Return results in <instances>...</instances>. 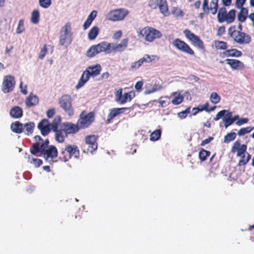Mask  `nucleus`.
I'll use <instances>...</instances> for the list:
<instances>
[{
  "label": "nucleus",
  "mask_w": 254,
  "mask_h": 254,
  "mask_svg": "<svg viewBox=\"0 0 254 254\" xmlns=\"http://www.w3.org/2000/svg\"><path fill=\"white\" fill-rule=\"evenodd\" d=\"M47 52L48 50L47 45H45L43 48L40 51V53L39 55V58L40 59H43L45 57L46 54L47 53Z\"/></svg>",
  "instance_id": "603ef678"
},
{
  "label": "nucleus",
  "mask_w": 254,
  "mask_h": 254,
  "mask_svg": "<svg viewBox=\"0 0 254 254\" xmlns=\"http://www.w3.org/2000/svg\"><path fill=\"white\" fill-rule=\"evenodd\" d=\"M71 102V97L67 94L62 95L59 99L60 106L70 117L73 116L74 113Z\"/></svg>",
  "instance_id": "1a4fd4ad"
},
{
  "label": "nucleus",
  "mask_w": 254,
  "mask_h": 254,
  "mask_svg": "<svg viewBox=\"0 0 254 254\" xmlns=\"http://www.w3.org/2000/svg\"><path fill=\"white\" fill-rule=\"evenodd\" d=\"M226 112L225 110H223L219 112L216 115L215 117L214 118V121L219 120L221 117L224 116Z\"/></svg>",
  "instance_id": "5fc2aeb1"
},
{
  "label": "nucleus",
  "mask_w": 254,
  "mask_h": 254,
  "mask_svg": "<svg viewBox=\"0 0 254 254\" xmlns=\"http://www.w3.org/2000/svg\"><path fill=\"white\" fill-rule=\"evenodd\" d=\"M210 155V152L202 149L199 152V158L201 161L206 159L207 156Z\"/></svg>",
  "instance_id": "37998d69"
},
{
  "label": "nucleus",
  "mask_w": 254,
  "mask_h": 254,
  "mask_svg": "<svg viewBox=\"0 0 254 254\" xmlns=\"http://www.w3.org/2000/svg\"><path fill=\"white\" fill-rule=\"evenodd\" d=\"M39 102V99L37 96L30 95L26 99L25 104L28 107H32L36 105Z\"/></svg>",
  "instance_id": "c85d7f7f"
},
{
  "label": "nucleus",
  "mask_w": 254,
  "mask_h": 254,
  "mask_svg": "<svg viewBox=\"0 0 254 254\" xmlns=\"http://www.w3.org/2000/svg\"><path fill=\"white\" fill-rule=\"evenodd\" d=\"M240 11L238 13L237 18L238 20L241 22L243 23L245 22L248 17V10L247 8L245 7L240 8Z\"/></svg>",
  "instance_id": "cd10ccee"
},
{
  "label": "nucleus",
  "mask_w": 254,
  "mask_h": 254,
  "mask_svg": "<svg viewBox=\"0 0 254 254\" xmlns=\"http://www.w3.org/2000/svg\"><path fill=\"white\" fill-rule=\"evenodd\" d=\"M148 6L152 9L159 8L160 13L165 17L170 14L167 0H150Z\"/></svg>",
  "instance_id": "6e6552de"
},
{
  "label": "nucleus",
  "mask_w": 254,
  "mask_h": 254,
  "mask_svg": "<svg viewBox=\"0 0 254 254\" xmlns=\"http://www.w3.org/2000/svg\"><path fill=\"white\" fill-rule=\"evenodd\" d=\"M228 35L234 41L239 45H247L252 41L250 35L241 31H237L235 25L231 26L228 29Z\"/></svg>",
  "instance_id": "7ed1b4c3"
},
{
  "label": "nucleus",
  "mask_w": 254,
  "mask_h": 254,
  "mask_svg": "<svg viewBox=\"0 0 254 254\" xmlns=\"http://www.w3.org/2000/svg\"><path fill=\"white\" fill-rule=\"evenodd\" d=\"M220 97L216 92H212L211 94L210 100L212 103L216 104L220 102Z\"/></svg>",
  "instance_id": "c03bdc74"
},
{
  "label": "nucleus",
  "mask_w": 254,
  "mask_h": 254,
  "mask_svg": "<svg viewBox=\"0 0 254 254\" xmlns=\"http://www.w3.org/2000/svg\"><path fill=\"white\" fill-rule=\"evenodd\" d=\"M128 40L126 38L123 39L119 44H111L112 52H118L124 51L127 46Z\"/></svg>",
  "instance_id": "5701e85b"
},
{
  "label": "nucleus",
  "mask_w": 254,
  "mask_h": 254,
  "mask_svg": "<svg viewBox=\"0 0 254 254\" xmlns=\"http://www.w3.org/2000/svg\"><path fill=\"white\" fill-rule=\"evenodd\" d=\"M80 155L79 148L75 144H67L60 150L59 159L64 162H67L72 158L78 159Z\"/></svg>",
  "instance_id": "f03ea898"
},
{
  "label": "nucleus",
  "mask_w": 254,
  "mask_h": 254,
  "mask_svg": "<svg viewBox=\"0 0 254 254\" xmlns=\"http://www.w3.org/2000/svg\"><path fill=\"white\" fill-rule=\"evenodd\" d=\"M249 120L248 118H241L236 122V124L238 126H241L242 125H244L245 124H246L248 122Z\"/></svg>",
  "instance_id": "13d9d810"
},
{
  "label": "nucleus",
  "mask_w": 254,
  "mask_h": 254,
  "mask_svg": "<svg viewBox=\"0 0 254 254\" xmlns=\"http://www.w3.org/2000/svg\"><path fill=\"white\" fill-rule=\"evenodd\" d=\"M110 74L108 72H104L101 75L100 79L101 80L107 79L109 78Z\"/></svg>",
  "instance_id": "774afa93"
},
{
  "label": "nucleus",
  "mask_w": 254,
  "mask_h": 254,
  "mask_svg": "<svg viewBox=\"0 0 254 254\" xmlns=\"http://www.w3.org/2000/svg\"><path fill=\"white\" fill-rule=\"evenodd\" d=\"M236 133L234 132H231L228 133L224 136V142L226 143H228L234 140L236 137Z\"/></svg>",
  "instance_id": "79ce46f5"
},
{
  "label": "nucleus",
  "mask_w": 254,
  "mask_h": 254,
  "mask_svg": "<svg viewBox=\"0 0 254 254\" xmlns=\"http://www.w3.org/2000/svg\"><path fill=\"white\" fill-rule=\"evenodd\" d=\"M161 133L162 131L160 129H157L155 130L150 134V140L153 141L158 140L161 137Z\"/></svg>",
  "instance_id": "4c0bfd02"
},
{
  "label": "nucleus",
  "mask_w": 254,
  "mask_h": 254,
  "mask_svg": "<svg viewBox=\"0 0 254 254\" xmlns=\"http://www.w3.org/2000/svg\"><path fill=\"white\" fill-rule=\"evenodd\" d=\"M92 22V21L88 19H87L85 21L84 23L83 24V25L84 30H86L88 27H89V26L91 24Z\"/></svg>",
  "instance_id": "69168bd1"
},
{
  "label": "nucleus",
  "mask_w": 254,
  "mask_h": 254,
  "mask_svg": "<svg viewBox=\"0 0 254 254\" xmlns=\"http://www.w3.org/2000/svg\"><path fill=\"white\" fill-rule=\"evenodd\" d=\"M39 2L42 7L47 8L51 5L52 1L51 0H39Z\"/></svg>",
  "instance_id": "8fccbe9b"
},
{
  "label": "nucleus",
  "mask_w": 254,
  "mask_h": 254,
  "mask_svg": "<svg viewBox=\"0 0 254 254\" xmlns=\"http://www.w3.org/2000/svg\"><path fill=\"white\" fill-rule=\"evenodd\" d=\"M53 131L55 133V139L58 142H64L65 138L67 137V135L62 125L60 126L59 128L56 129V130H54Z\"/></svg>",
  "instance_id": "412c9836"
},
{
  "label": "nucleus",
  "mask_w": 254,
  "mask_h": 254,
  "mask_svg": "<svg viewBox=\"0 0 254 254\" xmlns=\"http://www.w3.org/2000/svg\"><path fill=\"white\" fill-rule=\"evenodd\" d=\"M223 54L227 57H240L242 56V53L240 51L236 49H232L230 50H227L223 52Z\"/></svg>",
  "instance_id": "c756f323"
},
{
  "label": "nucleus",
  "mask_w": 254,
  "mask_h": 254,
  "mask_svg": "<svg viewBox=\"0 0 254 254\" xmlns=\"http://www.w3.org/2000/svg\"><path fill=\"white\" fill-rule=\"evenodd\" d=\"M62 125L67 135L70 134H74L77 132L80 129L77 124L75 125L72 123L66 122L64 123Z\"/></svg>",
  "instance_id": "6ab92c4d"
},
{
  "label": "nucleus",
  "mask_w": 254,
  "mask_h": 254,
  "mask_svg": "<svg viewBox=\"0 0 254 254\" xmlns=\"http://www.w3.org/2000/svg\"><path fill=\"white\" fill-rule=\"evenodd\" d=\"M99 29L98 27L94 26L89 31L88 37L90 40H94L99 34Z\"/></svg>",
  "instance_id": "c9c22d12"
},
{
  "label": "nucleus",
  "mask_w": 254,
  "mask_h": 254,
  "mask_svg": "<svg viewBox=\"0 0 254 254\" xmlns=\"http://www.w3.org/2000/svg\"><path fill=\"white\" fill-rule=\"evenodd\" d=\"M36 141L30 148V152L33 155L40 152L45 160L50 164L54 162V159L57 157L58 152L57 148L54 145H49V140L47 139L45 141L39 135L34 137Z\"/></svg>",
  "instance_id": "f257e3e1"
},
{
  "label": "nucleus",
  "mask_w": 254,
  "mask_h": 254,
  "mask_svg": "<svg viewBox=\"0 0 254 254\" xmlns=\"http://www.w3.org/2000/svg\"><path fill=\"white\" fill-rule=\"evenodd\" d=\"M140 34L144 37L146 41L149 42H153L162 36L160 31L151 27H145L142 29L140 31Z\"/></svg>",
  "instance_id": "0eeeda50"
},
{
  "label": "nucleus",
  "mask_w": 254,
  "mask_h": 254,
  "mask_svg": "<svg viewBox=\"0 0 254 254\" xmlns=\"http://www.w3.org/2000/svg\"><path fill=\"white\" fill-rule=\"evenodd\" d=\"M128 14V11L125 8H118L110 10L106 15V18L112 21L123 20Z\"/></svg>",
  "instance_id": "9b49d317"
},
{
  "label": "nucleus",
  "mask_w": 254,
  "mask_h": 254,
  "mask_svg": "<svg viewBox=\"0 0 254 254\" xmlns=\"http://www.w3.org/2000/svg\"><path fill=\"white\" fill-rule=\"evenodd\" d=\"M89 77L87 74L86 72L84 71L80 78L78 83L76 85L75 87L77 89H78L82 87L85 83L89 80Z\"/></svg>",
  "instance_id": "7c9ffc66"
},
{
  "label": "nucleus",
  "mask_w": 254,
  "mask_h": 254,
  "mask_svg": "<svg viewBox=\"0 0 254 254\" xmlns=\"http://www.w3.org/2000/svg\"><path fill=\"white\" fill-rule=\"evenodd\" d=\"M15 85V81L13 76L6 75L4 77L2 83L1 90L4 93L13 91Z\"/></svg>",
  "instance_id": "4468645a"
},
{
  "label": "nucleus",
  "mask_w": 254,
  "mask_h": 254,
  "mask_svg": "<svg viewBox=\"0 0 254 254\" xmlns=\"http://www.w3.org/2000/svg\"><path fill=\"white\" fill-rule=\"evenodd\" d=\"M163 88L162 86L160 84H154L152 88V92H156L161 90Z\"/></svg>",
  "instance_id": "052dcab7"
},
{
  "label": "nucleus",
  "mask_w": 254,
  "mask_h": 254,
  "mask_svg": "<svg viewBox=\"0 0 254 254\" xmlns=\"http://www.w3.org/2000/svg\"><path fill=\"white\" fill-rule=\"evenodd\" d=\"M253 129L254 127H250L242 128L238 131V134L239 136L244 135L250 132Z\"/></svg>",
  "instance_id": "49530a36"
},
{
  "label": "nucleus",
  "mask_w": 254,
  "mask_h": 254,
  "mask_svg": "<svg viewBox=\"0 0 254 254\" xmlns=\"http://www.w3.org/2000/svg\"><path fill=\"white\" fill-rule=\"evenodd\" d=\"M172 45L176 49L182 53L190 56L194 55V52L191 47L185 42L179 38L174 39L172 42Z\"/></svg>",
  "instance_id": "f8f14e48"
},
{
  "label": "nucleus",
  "mask_w": 254,
  "mask_h": 254,
  "mask_svg": "<svg viewBox=\"0 0 254 254\" xmlns=\"http://www.w3.org/2000/svg\"><path fill=\"white\" fill-rule=\"evenodd\" d=\"M143 82L142 81H137L135 85V88L136 90L138 92H140L142 89L143 86Z\"/></svg>",
  "instance_id": "6e6d98bb"
},
{
  "label": "nucleus",
  "mask_w": 254,
  "mask_h": 254,
  "mask_svg": "<svg viewBox=\"0 0 254 254\" xmlns=\"http://www.w3.org/2000/svg\"><path fill=\"white\" fill-rule=\"evenodd\" d=\"M213 139V137L209 136L208 138L202 140L200 143L201 146H204L205 144H208Z\"/></svg>",
  "instance_id": "680f3d73"
},
{
  "label": "nucleus",
  "mask_w": 254,
  "mask_h": 254,
  "mask_svg": "<svg viewBox=\"0 0 254 254\" xmlns=\"http://www.w3.org/2000/svg\"><path fill=\"white\" fill-rule=\"evenodd\" d=\"M29 161L30 163L33 164L36 168L39 167L43 163L41 159L34 158H32L31 159H29Z\"/></svg>",
  "instance_id": "de8ad7c7"
},
{
  "label": "nucleus",
  "mask_w": 254,
  "mask_h": 254,
  "mask_svg": "<svg viewBox=\"0 0 254 254\" xmlns=\"http://www.w3.org/2000/svg\"><path fill=\"white\" fill-rule=\"evenodd\" d=\"M97 13L96 10H93L88 15L87 19L93 21L97 16Z\"/></svg>",
  "instance_id": "bf43d9fd"
},
{
  "label": "nucleus",
  "mask_w": 254,
  "mask_h": 254,
  "mask_svg": "<svg viewBox=\"0 0 254 254\" xmlns=\"http://www.w3.org/2000/svg\"><path fill=\"white\" fill-rule=\"evenodd\" d=\"M209 103L208 102L205 103L203 105H199L198 106V109H197V111L196 112H202L203 111H205L206 112H210L215 110L216 107L214 106L211 107V108H208Z\"/></svg>",
  "instance_id": "58836bf2"
},
{
  "label": "nucleus",
  "mask_w": 254,
  "mask_h": 254,
  "mask_svg": "<svg viewBox=\"0 0 254 254\" xmlns=\"http://www.w3.org/2000/svg\"><path fill=\"white\" fill-rule=\"evenodd\" d=\"M174 95L175 97L172 100V103L173 104L177 105H179L183 102L184 97L183 96L181 95L180 93L175 92L174 93Z\"/></svg>",
  "instance_id": "ea45409f"
},
{
  "label": "nucleus",
  "mask_w": 254,
  "mask_h": 254,
  "mask_svg": "<svg viewBox=\"0 0 254 254\" xmlns=\"http://www.w3.org/2000/svg\"><path fill=\"white\" fill-rule=\"evenodd\" d=\"M236 13V11L234 9L227 12L225 7H222L218 10L217 16V20L220 23L226 22L228 24H231L235 20Z\"/></svg>",
  "instance_id": "423d86ee"
},
{
  "label": "nucleus",
  "mask_w": 254,
  "mask_h": 254,
  "mask_svg": "<svg viewBox=\"0 0 254 254\" xmlns=\"http://www.w3.org/2000/svg\"><path fill=\"white\" fill-rule=\"evenodd\" d=\"M10 115L14 119L20 118L23 116L22 109L19 106H14L10 110Z\"/></svg>",
  "instance_id": "a878e982"
},
{
  "label": "nucleus",
  "mask_w": 254,
  "mask_h": 254,
  "mask_svg": "<svg viewBox=\"0 0 254 254\" xmlns=\"http://www.w3.org/2000/svg\"><path fill=\"white\" fill-rule=\"evenodd\" d=\"M226 32L225 27L224 25L219 26L217 29V35L218 36H221L225 34Z\"/></svg>",
  "instance_id": "864d4df0"
},
{
  "label": "nucleus",
  "mask_w": 254,
  "mask_h": 254,
  "mask_svg": "<svg viewBox=\"0 0 254 254\" xmlns=\"http://www.w3.org/2000/svg\"><path fill=\"white\" fill-rule=\"evenodd\" d=\"M111 46V44L107 42H101L97 45L92 46L87 50L86 56L89 58H92L101 52L110 54L112 52Z\"/></svg>",
  "instance_id": "39448f33"
},
{
  "label": "nucleus",
  "mask_w": 254,
  "mask_h": 254,
  "mask_svg": "<svg viewBox=\"0 0 254 254\" xmlns=\"http://www.w3.org/2000/svg\"><path fill=\"white\" fill-rule=\"evenodd\" d=\"M184 33L186 38L189 39L194 46L197 47L201 50H204L205 47L203 42L198 36L192 33L189 29L185 30Z\"/></svg>",
  "instance_id": "ddd939ff"
},
{
  "label": "nucleus",
  "mask_w": 254,
  "mask_h": 254,
  "mask_svg": "<svg viewBox=\"0 0 254 254\" xmlns=\"http://www.w3.org/2000/svg\"><path fill=\"white\" fill-rule=\"evenodd\" d=\"M55 114V110L54 109H49L47 112V116L49 118H52Z\"/></svg>",
  "instance_id": "e2e57ef3"
},
{
  "label": "nucleus",
  "mask_w": 254,
  "mask_h": 254,
  "mask_svg": "<svg viewBox=\"0 0 254 254\" xmlns=\"http://www.w3.org/2000/svg\"><path fill=\"white\" fill-rule=\"evenodd\" d=\"M40 14L38 10L34 9L32 12L31 21L34 24H37L39 21Z\"/></svg>",
  "instance_id": "a19ab883"
},
{
  "label": "nucleus",
  "mask_w": 254,
  "mask_h": 254,
  "mask_svg": "<svg viewBox=\"0 0 254 254\" xmlns=\"http://www.w3.org/2000/svg\"><path fill=\"white\" fill-rule=\"evenodd\" d=\"M171 13L176 18H182L184 15V12L178 7H173L171 9Z\"/></svg>",
  "instance_id": "e433bc0d"
},
{
  "label": "nucleus",
  "mask_w": 254,
  "mask_h": 254,
  "mask_svg": "<svg viewBox=\"0 0 254 254\" xmlns=\"http://www.w3.org/2000/svg\"><path fill=\"white\" fill-rule=\"evenodd\" d=\"M101 69L102 68L100 64H96L95 65H93L87 67L85 70V71L89 77L90 76L95 77L100 74Z\"/></svg>",
  "instance_id": "4be33fe9"
},
{
  "label": "nucleus",
  "mask_w": 254,
  "mask_h": 254,
  "mask_svg": "<svg viewBox=\"0 0 254 254\" xmlns=\"http://www.w3.org/2000/svg\"><path fill=\"white\" fill-rule=\"evenodd\" d=\"M135 96V92L133 91H131L129 92L125 93L123 95L122 98H121L120 103L121 104H124L127 102H129L131 100L132 98H133Z\"/></svg>",
  "instance_id": "bb28decb"
},
{
  "label": "nucleus",
  "mask_w": 254,
  "mask_h": 254,
  "mask_svg": "<svg viewBox=\"0 0 254 254\" xmlns=\"http://www.w3.org/2000/svg\"><path fill=\"white\" fill-rule=\"evenodd\" d=\"M218 0H212L208 5V0H203L202 10L206 12V15L209 13L215 15L218 11Z\"/></svg>",
  "instance_id": "2eb2a0df"
},
{
  "label": "nucleus",
  "mask_w": 254,
  "mask_h": 254,
  "mask_svg": "<svg viewBox=\"0 0 254 254\" xmlns=\"http://www.w3.org/2000/svg\"><path fill=\"white\" fill-rule=\"evenodd\" d=\"M37 127L40 130L41 134L44 136L47 135L52 130L50 123L46 119L42 120L38 123Z\"/></svg>",
  "instance_id": "f3484780"
},
{
  "label": "nucleus",
  "mask_w": 254,
  "mask_h": 254,
  "mask_svg": "<svg viewBox=\"0 0 254 254\" xmlns=\"http://www.w3.org/2000/svg\"><path fill=\"white\" fill-rule=\"evenodd\" d=\"M247 146L246 144L241 145L240 140L236 141L231 148V152L235 153L237 152V156H242L244 154H247Z\"/></svg>",
  "instance_id": "a211bd4d"
},
{
  "label": "nucleus",
  "mask_w": 254,
  "mask_h": 254,
  "mask_svg": "<svg viewBox=\"0 0 254 254\" xmlns=\"http://www.w3.org/2000/svg\"><path fill=\"white\" fill-rule=\"evenodd\" d=\"M122 32L121 31H118L116 32L113 35V37L115 39H118L120 38L122 36Z\"/></svg>",
  "instance_id": "338daca9"
},
{
  "label": "nucleus",
  "mask_w": 254,
  "mask_h": 254,
  "mask_svg": "<svg viewBox=\"0 0 254 254\" xmlns=\"http://www.w3.org/2000/svg\"><path fill=\"white\" fill-rule=\"evenodd\" d=\"M72 35L71 23L67 22L60 30V44L66 47H68L72 41Z\"/></svg>",
  "instance_id": "20e7f679"
},
{
  "label": "nucleus",
  "mask_w": 254,
  "mask_h": 254,
  "mask_svg": "<svg viewBox=\"0 0 254 254\" xmlns=\"http://www.w3.org/2000/svg\"><path fill=\"white\" fill-rule=\"evenodd\" d=\"M25 30L23 19L19 21L18 26L16 28V33L20 34Z\"/></svg>",
  "instance_id": "09e8293b"
},
{
  "label": "nucleus",
  "mask_w": 254,
  "mask_h": 254,
  "mask_svg": "<svg viewBox=\"0 0 254 254\" xmlns=\"http://www.w3.org/2000/svg\"><path fill=\"white\" fill-rule=\"evenodd\" d=\"M35 124L33 122L26 123L23 124L24 130L23 132L26 135H30L33 132Z\"/></svg>",
  "instance_id": "2f4dec72"
},
{
  "label": "nucleus",
  "mask_w": 254,
  "mask_h": 254,
  "mask_svg": "<svg viewBox=\"0 0 254 254\" xmlns=\"http://www.w3.org/2000/svg\"><path fill=\"white\" fill-rule=\"evenodd\" d=\"M225 61L233 69H243L244 67V64L238 60L227 59Z\"/></svg>",
  "instance_id": "b1692460"
},
{
  "label": "nucleus",
  "mask_w": 254,
  "mask_h": 254,
  "mask_svg": "<svg viewBox=\"0 0 254 254\" xmlns=\"http://www.w3.org/2000/svg\"><path fill=\"white\" fill-rule=\"evenodd\" d=\"M231 113H230V115L229 117L225 118L223 119V121L224 123V127L226 128L233 124V122L231 118Z\"/></svg>",
  "instance_id": "3c124183"
},
{
  "label": "nucleus",
  "mask_w": 254,
  "mask_h": 254,
  "mask_svg": "<svg viewBox=\"0 0 254 254\" xmlns=\"http://www.w3.org/2000/svg\"><path fill=\"white\" fill-rule=\"evenodd\" d=\"M214 45L217 50L226 51L228 48L227 42L223 41L215 40L214 41Z\"/></svg>",
  "instance_id": "72a5a7b5"
},
{
  "label": "nucleus",
  "mask_w": 254,
  "mask_h": 254,
  "mask_svg": "<svg viewBox=\"0 0 254 254\" xmlns=\"http://www.w3.org/2000/svg\"><path fill=\"white\" fill-rule=\"evenodd\" d=\"M246 0H236V6L238 8H243Z\"/></svg>",
  "instance_id": "4d7b16f0"
},
{
  "label": "nucleus",
  "mask_w": 254,
  "mask_h": 254,
  "mask_svg": "<svg viewBox=\"0 0 254 254\" xmlns=\"http://www.w3.org/2000/svg\"><path fill=\"white\" fill-rule=\"evenodd\" d=\"M117 101L120 102L121 98L123 97L122 95V89H119L116 92Z\"/></svg>",
  "instance_id": "0e129e2a"
},
{
  "label": "nucleus",
  "mask_w": 254,
  "mask_h": 254,
  "mask_svg": "<svg viewBox=\"0 0 254 254\" xmlns=\"http://www.w3.org/2000/svg\"><path fill=\"white\" fill-rule=\"evenodd\" d=\"M145 61L144 59L141 58L137 62H134L131 65V69L133 70L138 68Z\"/></svg>",
  "instance_id": "a18cd8bd"
},
{
  "label": "nucleus",
  "mask_w": 254,
  "mask_h": 254,
  "mask_svg": "<svg viewBox=\"0 0 254 254\" xmlns=\"http://www.w3.org/2000/svg\"><path fill=\"white\" fill-rule=\"evenodd\" d=\"M97 139L98 137L95 135H89L85 137V142L87 152L92 153L97 149Z\"/></svg>",
  "instance_id": "dca6fc26"
},
{
  "label": "nucleus",
  "mask_w": 254,
  "mask_h": 254,
  "mask_svg": "<svg viewBox=\"0 0 254 254\" xmlns=\"http://www.w3.org/2000/svg\"><path fill=\"white\" fill-rule=\"evenodd\" d=\"M128 109V108H114L110 110V112L108 115V119L107 120V123L109 124L111 122L113 119L117 117L118 115L121 113H124Z\"/></svg>",
  "instance_id": "aec40b11"
},
{
  "label": "nucleus",
  "mask_w": 254,
  "mask_h": 254,
  "mask_svg": "<svg viewBox=\"0 0 254 254\" xmlns=\"http://www.w3.org/2000/svg\"><path fill=\"white\" fill-rule=\"evenodd\" d=\"M61 117L59 116H57L53 120L52 122L50 123V126L52 128V130H56V129L60 128V126L61 125Z\"/></svg>",
  "instance_id": "f704fd0d"
},
{
  "label": "nucleus",
  "mask_w": 254,
  "mask_h": 254,
  "mask_svg": "<svg viewBox=\"0 0 254 254\" xmlns=\"http://www.w3.org/2000/svg\"><path fill=\"white\" fill-rule=\"evenodd\" d=\"M239 157H241V159L239 160L238 164V166L239 167L245 166L251 158V155L249 153H247V154H244L242 156H239Z\"/></svg>",
  "instance_id": "473e14b6"
},
{
  "label": "nucleus",
  "mask_w": 254,
  "mask_h": 254,
  "mask_svg": "<svg viewBox=\"0 0 254 254\" xmlns=\"http://www.w3.org/2000/svg\"><path fill=\"white\" fill-rule=\"evenodd\" d=\"M85 112L83 111L79 116V119L77 121V124L80 128L84 129L88 127L95 119V114L93 112H90L85 114Z\"/></svg>",
  "instance_id": "9d476101"
},
{
  "label": "nucleus",
  "mask_w": 254,
  "mask_h": 254,
  "mask_svg": "<svg viewBox=\"0 0 254 254\" xmlns=\"http://www.w3.org/2000/svg\"><path fill=\"white\" fill-rule=\"evenodd\" d=\"M11 130L16 133H21L24 130L23 124L19 121H15L11 124Z\"/></svg>",
  "instance_id": "393cba45"
}]
</instances>
